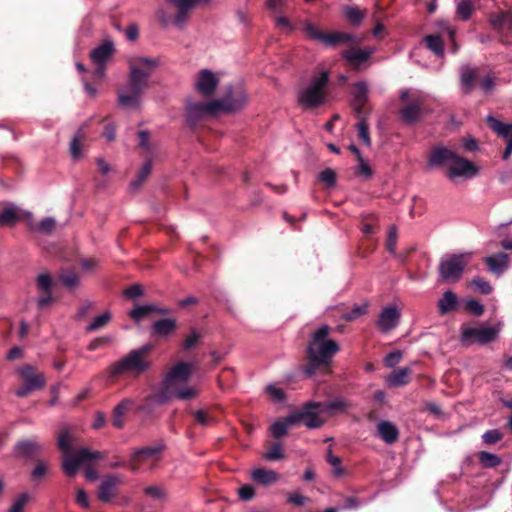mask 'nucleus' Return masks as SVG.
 Segmentation results:
<instances>
[{"label": "nucleus", "instance_id": "1", "mask_svg": "<svg viewBox=\"0 0 512 512\" xmlns=\"http://www.w3.org/2000/svg\"><path fill=\"white\" fill-rule=\"evenodd\" d=\"M158 66L156 58L132 57L129 60L128 83L118 92V102L123 108L139 107L142 94L148 87V78Z\"/></svg>", "mask_w": 512, "mask_h": 512}, {"label": "nucleus", "instance_id": "2", "mask_svg": "<svg viewBox=\"0 0 512 512\" xmlns=\"http://www.w3.org/2000/svg\"><path fill=\"white\" fill-rule=\"evenodd\" d=\"M331 328L327 325L319 327L312 335L307 348L309 362L305 369L308 376L314 375L318 369L328 372V367L334 355L339 351L336 341L330 339Z\"/></svg>", "mask_w": 512, "mask_h": 512}, {"label": "nucleus", "instance_id": "3", "mask_svg": "<svg viewBox=\"0 0 512 512\" xmlns=\"http://www.w3.org/2000/svg\"><path fill=\"white\" fill-rule=\"evenodd\" d=\"M74 442L73 436L68 430H64L58 437V447L65 454L63 457L62 468L67 476H74L78 469L86 464L103 458L99 451H91L88 448H80L74 454L71 452V447Z\"/></svg>", "mask_w": 512, "mask_h": 512}, {"label": "nucleus", "instance_id": "4", "mask_svg": "<svg viewBox=\"0 0 512 512\" xmlns=\"http://www.w3.org/2000/svg\"><path fill=\"white\" fill-rule=\"evenodd\" d=\"M208 0H166V4L171 6L174 13L166 7L157 10L156 17L160 24L167 28L171 25L182 30L189 22L191 12L200 3Z\"/></svg>", "mask_w": 512, "mask_h": 512}, {"label": "nucleus", "instance_id": "5", "mask_svg": "<svg viewBox=\"0 0 512 512\" xmlns=\"http://www.w3.org/2000/svg\"><path fill=\"white\" fill-rule=\"evenodd\" d=\"M328 80L327 71L322 70L313 75L309 83L299 90L298 99L300 104L307 108L323 105L328 97Z\"/></svg>", "mask_w": 512, "mask_h": 512}, {"label": "nucleus", "instance_id": "6", "mask_svg": "<svg viewBox=\"0 0 512 512\" xmlns=\"http://www.w3.org/2000/svg\"><path fill=\"white\" fill-rule=\"evenodd\" d=\"M151 350V345H144L131 351L124 358L111 366V375L117 376L126 374L136 377L144 373L150 367V361L147 359V355Z\"/></svg>", "mask_w": 512, "mask_h": 512}, {"label": "nucleus", "instance_id": "7", "mask_svg": "<svg viewBox=\"0 0 512 512\" xmlns=\"http://www.w3.org/2000/svg\"><path fill=\"white\" fill-rule=\"evenodd\" d=\"M504 323L497 321L492 325L463 326L461 329V342L467 345H485L495 341L502 331Z\"/></svg>", "mask_w": 512, "mask_h": 512}, {"label": "nucleus", "instance_id": "8", "mask_svg": "<svg viewBox=\"0 0 512 512\" xmlns=\"http://www.w3.org/2000/svg\"><path fill=\"white\" fill-rule=\"evenodd\" d=\"M236 104H227L223 101H210L207 103L193 102L187 106V117L190 122L205 116V115H216L219 112H231L239 107L244 100L243 94L240 92L236 95Z\"/></svg>", "mask_w": 512, "mask_h": 512}, {"label": "nucleus", "instance_id": "9", "mask_svg": "<svg viewBox=\"0 0 512 512\" xmlns=\"http://www.w3.org/2000/svg\"><path fill=\"white\" fill-rule=\"evenodd\" d=\"M472 258L471 252L444 256L439 264V275L446 282H456Z\"/></svg>", "mask_w": 512, "mask_h": 512}, {"label": "nucleus", "instance_id": "10", "mask_svg": "<svg viewBox=\"0 0 512 512\" xmlns=\"http://www.w3.org/2000/svg\"><path fill=\"white\" fill-rule=\"evenodd\" d=\"M401 101L405 104L400 110V115L406 123L416 122L422 112L426 96L418 90H404L400 94Z\"/></svg>", "mask_w": 512, "mask_h": 512}, {"label": "nucleus", "instance_id": "11", "mask_svg": "<svg viewBox=\"0 0 512 512\" xmlns=\"http://www.w3.org/2000/svg\"><path fill=\"white\" fill-rule=\"evenodd\" d=\"M323 412H325L323 403H309L301 412L289 415V421L296 424L303 423L308 428H318L324 422L321 417Z\"/></svg>", "mask_w": 512, "mask_h": 512}, {"label": "nucleus", "instance_id": "12", "mask_svg": "<svg viewBox=\"0 0 512 512\" xmlns=\"http://www.w3.org/2000/svg\"><path fill=\"white\" fill-rule=\"evenodd\" d=\"M18 373L24 383L16 390V395L19 397H26L31 391L41 389L45 385L44 375L36 372L33 366H23L18 370Z\"/></svg>", "mask_w": 512, "mask_h": 512}, {"label": "nucleus", "instance_id": "13", "mask_svg": "<svg viewBox=\"0 0 512 512\" xmlns=\"http://www.w3.org/2000/svg\"><path fill=\"white\" fill-rule=\"evenodd\" d=\"M478 171V167L472 162L457 154L449 169L446 171V174L451 181L458 182L475 177Z\"/></svg>", "mask_w": 512, "mask_h": 512}, {"label": "nucleus", "instance_id": "14", "mask_svg": "<svg viewBox=\"0 0 512 512\" xmlns=\"http://www.w3.org/2000/svg\"><path fill=\"white\" fill-rule=\"evenodd\" d=\"M163 445H154L135 451L130 458V469L133 472L140 470L141 465L150 464L153 466L159 461Z\"/></svg>", "mask_w": 512, "mask_h": 512}, {"label": "nucleus", "instance_id": "15", "mask_svg": "<svg viewBox=\"0 0 512 512\" xmlns=\"http://www.w3.org/2000/svg\"><path fill=\"white\" fill-rule=\"evenodd\" d=\"M304 32L307 34V37L311 40L321 42L327 47H332L340 42H348L352 40V36L350 34L342 33V32H334L325 34L321 32L315 25L312 23H306L304 26Z\"/></svg>", "mask_w": 512, "mask_h": 512}, {"label": "nucleus", "instance_id": "16", "mask_svg": "<svg viewBox=\"0 0 512 512\" xmlns=\"http://www.w3.org/2000/svg\"><path fill=\"white\" fill-rule=\"evenodd\" d=\"M193 371V365L186 362H180L173 366L163 381L164 391L184 385L189 380Z\"/></svg>", "mask_w": 512, "mask_h": 512}, {"label": "nucleus", "instance_id": "17", "mask_svg": "<svg viewBox=\"0 0 512 512\" xmlns=\"http://www.w3.org/2000/svg\"><path fill=\"white\" fill-rule=\"evenodd\" d=\"M114 53V44L110 40L104 41L91 52V60L96 65L94 75L96 78L105 76V65Z\"/></svg>", "mask_w": 512, "mask_h": 512}, {"label": "nucleus", "instance_id": "18", "mask_svg": "<svg viewBox=\"0 0 512 512\" xmlns=\"http://www.w3.org/2000/svg\"><path fill=\"white\" fill-rule=\"evenodd\" d=\"M456 155L457 153L444 146L433 147L427 160V166L431 169L445 167L447 171Z\"/></svg>", "mask_w": 512, "mask_h": 512}, {"label": "nucleus", "instance_id": "19", "mask_svg": "<svg viewBox=\"0 0 512 512\" xmlns=\"http://www.w3.org/2000/svg\"><path fill=\"white\" fill-rule=\"evenodd\" d=\"M218 83L219 79L214 72L208 69H203L198 73L195 81V88L202 95L209 96L213 94Z\"/></svg>", "mask_w": 512, "mask_h": 512}, {"label": "nucleus", "instance_id": "20", "mask_svg": "<svg viewBox=\"0 0 512 512\" xmlns=\"http://www.w3.org/2000/svg\"><path fill=\"white\" fill-rule=\"evenodd\" d=\"M122 483L120 475H109L104 477L98 488V499L101 502H110L117 494L118 486Z\"/></svg>", "mask_w": 512, "mask_h": 512}, {"label": "nucleus", "instance_id": "21", "mask_svg": "<svg viewBox=\"0 0 512 512\" xmlns=\"http://www.w3.org/2000/svg\"><path fill=\"white\" fill-rule=\"evenodd\" d=\"M25 217L27 220L32 219V213L29 211H23L20 207L13 203H7L4 205L0 218L4 226L14 225L16 222Z\"/></svg>", "mask_w": 512, "mask_h": 512}, {"label": "nucleus", "instance_id": "22", "mask_svg": "<svg viewBox=\"0 0 512 512\" xmlns=\"http://www.w3.org/2000/svg\"><path fill=\"white\" fill-rule=\"evenodd\" d=\"M484 262L488 270L496 276H501L509 268V256L503 252L485 257Z\"/></svg>", "mask_w": 512, "mask_h": 512}, {"label": "nucleus", "instance_id": "23", "mask_svg": "<svg viewBox=\"0 0 512 512\" xmlns=\"http://www.w3.org/2000/svg\"><path fill=\"white\" fill-rule=\"evenodd\" d=\"M400 319V313L394 306L385 307L379 316L378 325L383 332L394 329Z\"/></svg>", "mask_w": 512, "mask_h": 512}, {"label": "nucleus", "instance_id": "24", "mask_svg": "<svg viewBox=\"0 0 512 512\" xmlns=\"http://www.w3.org/2000/svg\"><path fill=\"white\" fill-rule=\"evenodd\" d=\"M42 450L43 445L31 439L19 441L14 447L15 455L20 458H32Z\"/></svg>", "mask_w": 512, "mask_h": 512}, {"label": "nucleus", "instance_id": "25", "mask_svg": "<svg viewBox=\"0 0 512 512\" xmlns=\"http://www.w3.org/2000/svg\"><path fill=\"white\" fill-rule=\"evenodd\" d=\"M377 432L379 437L387 444L396 442L399 436L397 427L390 421H380L377 424Z\"/></svg>", "mask_w": 512, "mask_h": 512}, {"label": "nucleus", "instance_id": "26", "mask_svg": "<svg viewBox=\"0 0 512 512\" xmlns=\"http://www.w3.org/2000/svg\"><path fill=\"white\" fill-rule=\"evenodd\" d=\"M374 52L372 48H351L342 53L343 58L350 64L359 65L365 62Z\"/></svg>", "mask_w": 512, "mask_h": 512}, {"label": "nucleus", "instance_id": "27", "mask_svg": "<svg viewBox=\"0 0 512 512\" xmlns=\"http://www.w3.org/2000/svg\"><path fill=\"white\" fill-rule=\"evenodd\" d=\"M165 393L169 398H176L180 400H190L195 398L199 390L196 387L188 386L186 384L176 386L175 388H171L166 390Z\"/></svg>", "mask_w": 512, "mask_h": 512}, {"label": "nucleus", "instance_id": "28", "mask_svg": "<svg viewBox=\"0 0 512 512\" xmlns=\"http://www.w3.org/2000/svg\"><path fill=\"white\" fill-rule=\"evenodd\" d=\"M134 400L126 398L122 400L114 409L113 425L117 428H121L124 425V416L134 406Z\"/></svg>", "mask_w": 512, "mask_h": 512}, {"label": "nucleus", "instance_id": "29", "mask_svg": "<svg viewBox=\"0 0 512 512\" xmlns=\"http://www.w3.org/2000/svg\"><path fill=\"white\" fill-rule=\"evenodd\" d=\"M354 108L357 113H361L362 106L368 99V85L366 82H358L353 89Z\"/></svg>", "mask_w": 512, "mask_h": 512}, {"label": "nucleus", "instance_id": "30", "mask_svg": "<svg viewBox=\"0 0 512 512\" xmlns=\"http://www.w3.org/2000/svg\"><path fill=\"white\" fill-rule=\"evenodd\" d=\"M411 369L408 367L400 368L386 377V382L394 387L404 386L409 383Z\"/></svg>", "mask_w": 512, "mask_h": 512}, {"label": "nucleus", "instance_id": "31", "mask_svg": "<svg viewBox=\"0 0 512 512\" xmlns=\"http://www.w3.org/2000/svg\"><path fill=\"white\" fill-rule=\"evenodd\" d=\"M252 478L262 484V485H270L275 483L279 479L278 473L273 470H266L264 468H257L252 472Z\"/></svg>", "mask_w": 512, "mask_h": 512}, {"label": "nucleus", "instance_id": "32", "mask_svg": "<svg viewBox=\"0 0 512 512\" xmlns=\"http://www.w3.org/2000/svg\"><path fill=\"white\" fill-rule=\"evenodd\" d=\"M458 303V298L451 290L445 291L438 302L439 313L445 315L455 309Z\"/></svg>", "mask_w": 512, "mask_h": 512}, {"label": "nucleus", "instance_id": "33", "mask_svg": "<svg viewBox=\"0 0 512 512\" xmlns=\"http://www.w3.org/2000/svg\"><path fill=\"white\" fill-rule=\"evenodd\" d=\"M29 229L32 232H40L43 234H51L56 226V221L52 217H46L42 219L39 223H34L33 218L28 220Z\"/></svg>", "mask_w": 512, "mask_h": 512}, {"label": "nucleus", "instance_id": "34", "mask_svg": "<svg viewBox=\"0 0 512 512\" xmlns=\"http://www.w3.org/2000/svg\"><path fill=\"white\" fill-rule=\"evenodd\" d=\"M490 127L501 137L512 143V124H503L492 116L487 117Z\"/></svg>", "mask_w": 512, "mask_h": 512}, {"label": "nucleus", "instance_id": "35", "mask_svg": "<svg viewBox=\"0 0 512 512\" xmlns=\"http://www.w3.org/2000/svg\"><path fill=\"white\" fill-rule=\"evenodd\" d=\"M490 23L497 29L512 30V11H503L492 16Z\"/></svg>", "mask_w": 512, "mask_h": 512}, {"label": "nucleus", "instance_id": "36", "mask_svg": "<svg viewBox=\"0 0 512 512\" xmlns=\"http://www.w3.org/2000/svg\"><path fill=\"white\" fill-rule=\"evenodd\" d=\"M476 70L468 66L461 69V88L464 93H469L474 87Z\"/></svg>", "mask_w": 512, "mask_h": 512}, {"label": "nucleus", "instance_id": "37", "mask_svg": "<svg viewBox=\"0 0 512 512\" xmlns=\"http://www.w3.org/2000/svg\"><path fill=\"white\" fill-rule=\"evenodd\" d=\"M175 328L176 322L170 318L158 320L153 324V331L159 336H167L171 334Z\"/></svg>", "mask_w": 512, "mask_h": 512}, {"label": "nucleus", "instance_id": "38", "mask_svg": "<svg viewBox=\"0 0 512 512\" xmlns=\"http://www.w3.org/2000/svg\"><path fill=\"white\" fill-rule=\"evenodd\" d=\"M474 11L473 0H458L456 4V13L459 18L466 21L470 19Z\"/></svg>", "mask_w": 512, "mask_h": 512}, {"label": "nucleus", "instance_id": "39", "mask_svg": "<svg viewBox=\"0 0 512 512\" xmlns=\"http://www.w3.org/2000/svg\"><path fill=\"white\" fill-rule=\"evenodd\" d=\"M240 92H241V93L243 94V96H244L243 103H242L239 107H237L235 110L231 111L230 113L237 112V111L241 110V109L245 106V104L247 103V94H246V92L244 91V89H243V88H241V87H237V88H235V89H230V90H229V92H228V94H227L225 97H223V98H221V99H216L215 101H223V102H225V103H227V104H232V105H234V104H236V103H237V102H236V99H237V98H236V95H237L238 93H240Z\"/></svg>", "mask_w": 512, "mask_h": 512}, {"label": "nucleus", "instance_id": "40", "mask_svg": "<svg viewBox=\"0 0 512 512\" xmlns=\"http://www.w3.org/2000/svg\"><path fill=\"white\" fill-rule=\"evenodd\" d=\"M293 425H296V423L295 422H290L289 421V416H287L283 420H278V421L274 422L272 424L270 430H271L272 435L275 438H280L283 435H285L287 433L288 428L290 426H293Z\"/></svg>", "mask_w": 512, "mask_h": 512}, {"label": "nucleus", "instance_id": "41", "mask_svg": "<svg viewBox=\"0 0 512 512\" xmlns=\"http://www.w3.org/2000/svg\"><path fill=\"white\" fill-rule=\"evenodd\" d=\"M479 461L485 468H494L501 464L502 459L496 454L487 452V451H481L479 453Z\"/></svg>", "mask_w": 512, "mask_h": 512}, {"label": "nucleus", "instance_id": "42", "mask_svg": "<svg viewBox=\"0 0 512 512\" xmlns=\"http://www.w3.org/2000/svg\"><path fill=\"white\" fill-rule=\"evenodd\" d=\"M152 311H155L158 313H166L167 312V310H165V309H158L152 305H144V306H137L135 309H133L130 312V316L134 320L140 321L141 319H143L145 316H147Z\"/></svg>", "mask_w": 512, "mask_h": 512}, {"label": "nucleus", "instance_id": "43", "mask_svg": "<svg viewBox=\"0 0 512 512\" xmlns=\"http://www.w3.org/2000/svg\"><path fill=\"white\" fill-rule=\"evenodd\" d=\"M53 287V279L48 272L40 273L36 278V288L39 293L51 292Z\"/></svg>", "mask_w": 512, "mask_h": 512}, {"label": "nucleus", "instance_id": "44", "mask_svg": "<svg viewBox=\"0 0 512 512\" xmlns=\"http://www.w3.org/2000/svg\"><path fill=\"white\" fill-rule=\"evenodd\" d=\"M427 47L437 56H442L444 52L443 41L439 36L427 35L425 37Z\"/></svg>", "mask_w": 512, "mask_h": 512}, {"label": "nucleus", "instance_id": "45", "mask_svg": "<svg viewBox=\"0 0 512 512\" xmlns=\"http://www.w3.org/2000/svg\"><path fill=\"white\" fill-rule=\"evenodd\" d=\"M60 280L69 289H73L79 284L78 275L72 270H64L60 273Z\"/></svg>", "mask_w": 512, "mask_h": 512}, {"label": "nucleus", "instance_id": "46", "mask_svg": "<svg viewBox=\"0 0 512 512\" xmlns=\"http://www.w3.org/2000/svg\"><path fill=\"white\" fill-rule=\"evenodd\" d=\"M111 319V315L109 312H104L103 314L95 317L92 322L87 326V331H96L102 327H104Z\"/></svg>", "mask_w": 512, "mask_h": 512}, {"label": "nucleus", "instance_id": "47", "mask_svg": "<svg viewBox=\"0 0 512 512\" xmlns=\"http://www.w3.org/2000/svg\"><path fill=\"white\" fill-rule=\"evenodd\" d=\"M344 14L353 24H360L363 20L364 14L363 12L354 6H347L344 8Z\"/></svg>", "mask_w": 512, "mask_h": 512}, {"label": "nucleus", "instance_id": "48", "mask_svg": "<svg viewBox=\"0 0 512 512\" xmlns=\"http://www.w3.org/2000/svg\"><path fill=\"white\" fill-rule=\"evenodd\" d=\"M195 420L202 426H210L216 422V419L210 415L207 410L200 409L194 412Z\"/></svg>", "mask_w": 512, "mask_h": 512}, {"label": "nucleus", "instance_id": "49", "mask_svg": "<svg viewBox=\"0 0 512 512\" xmlns=\"http://www.w3.org/2000/svg\"><path fill=\"white\" fill-rule=\"evenodd\" d=\"M151 169H152V161L148 160L143 164V166L139 172L138 179L133 181L131 184L134 189H137L140 187V185L145 181V179L150 174Z\"/></svg>", "mask_w": 512, "mask_h": 512}, {"label": "nucleus", "instance_id": "50", "mask_svg": "<svg viewBox=\"0 0 512 512\" xmlns=\"http://www.w3.org/2000/svg\"><path fill=\"white\" fill-rule=\"evenodd\" d=\"M82 137L79 131L70 143V152L74 159H79L82 155Z\"/></svg>", "mask_w": 512, "mask_h": 512}, {"label": "nucleus", "instance_id": "51", "mask_svg": "<svg viewBox=\"0 0 512 512\" xmlns=\"http://www.w3.org/2000/svg\"><path fill=\"white\" fill-rule=\"evenodd\" d=\"M327 461L332 466L333 474L336 477H341L344 475L345 471L341 466V459L338 456L333 455L331 451H329L327 455Z\"/></svg>", "mask_w": 512, "mask_h": 512}, {"label": "nucleus", "instance_id": "52", "mask_svg": "<svg viewBox=\"0 0 512 512\" xmlns=\"http://www.w3.org/2000/svg\"><path fill=\"white\" fill-rule=\"evenodd\" d=\"M29 501V495L24 493L14 499L8 512H24V509Z\"/></svg>", "mask_w": 512, "mask_h": 512}, {"label": "nucleus", "instance_id": "53", "mask_svg": "<svg viewBox=\"0 0 512 512\" xmlns=\"http://www.w3.org/2000/svg\"><path fill=\"white\" fill-rule=\"evenodd\" d=\"M357 130H358L359 138L362 140V142L366 146H370L371 140H370V136H369V128H368V124L365 121V119H361L357 123Z\"/></svg>", "mask_w": 512, "mask_h": 512}, {"label": "nucleus", "instance_id": "54", "mask_svg": "<svg viewBox=\"0 0 512 512\" xmlns=\"http://www.w3.org/2000/svg\"><path fill=\"white\" fill-rule=\"evenodd\" d=\"M144 493L155 500H163L166 492L162 486L152 485L144 488Z\"/></svg>", "mask_w": 512, "mask_h": 512}, {"label": "nucleus", "instance_id": "55", "mask_svg": "<svg viewBox=\"0 0 512 512\" xmlns=\"http://www.w3.org/2000/svg\"><path fill=\"white\" fill-rule=\"evenodd\" d=\"M502 437H503V434L499 430L492 429V430L486 431L482 435V441L487 445H491V444H495V443L499 442L502 439Z\"/></svg>", "mask_w": 512, "mask_h": 512}, {"label": "nucleus", "instance_id": "56", "mask_svg": "<svg viewBox=\"0 0 512 512\" xmlns=\"http://www.w3.org/2000/svg\"><path fill=\"white\" fill-rule=\"evenodd\" d=\"M472 285L474 287H476L480 293L482 294H490L493 290L492 286L490 285V283L488 281H486L484 278L482 277H475L473 280H472Z\"/></svg>", "mask_w": 512, "mask_h": 512}, {"label": "nucleus", "instance_id": "57", "mask_svg": "<svg viewBox=\"0 0 512 512\" xmlns=\"http://www.w3.org/2000/svg\"><path fill=\"white\" fill-rule=\"evenodd\" d=\"M266 391L274 402L282 403L285 400L284 391L275 385H268Z\"/></svg>", "mask_w": 512, "mask_h": 512}, {"label": "nucleus", "instance_id": "58", "mask_svg": "<svg viewBox=\"0 0 512 512\" xmlns=\"http://www.w3.org/2000/svg\"><path fill=\"white\" fill-rule=\"evenodd\" d=\"M264 457L269 461H276L283 458L282 447L279 443H275L270 449L265 453Z\"/></svg>", "mask_w": 512, "mask_h": 512}, {"label": "nucleus", "instance_id": "59", "mask_svg": "<svg viewBox=\"0 0 512 512\" xmlns=\"http://www.w3.org/2000/svg\"><path fill=\"white\" fill-rule=\"evenodd\" d=\"M348 404L343 399H334L324 404V411H345Z\"/></svg>", "mask_w": 512, "mask_h": 512}, {"label": "nucleus", "instance_id": "60", "mask_svg": "<svg viewBox=\"0 0 512 512\" xmlns=\"http://www.w3.org/2000/svg\"><path fill=\"white\" fill-rule=\"evenodd\" d=\"M366 314V305H355L351 311L345 313L343 318L348 321L355 320L360 316Z\"/></svg>", "mask_w": 512, "mask_h": 512}, {"label": "nucleus", "instance_id": "61", "mask_svg": "<svg viewBox=\"0 0 512 512\" xmlns=\"http://www.w3.org/2000/svg\"><path fill=\"white\" fill-rule=\"evenodd\" d=\"M397 238L398 233L396 227L392 226L388 230V237H387V249L390 253L394 254L396 251V244H397Z\"/></svg>", "mask_w": 512, "mask_h": 512}, {"label": "nucleus", "instance_id": "62", "mask_svg": "<svg viewBox=\"0 0 512 512\" xmlns=\"http://www.w3.org/2000/svg\"><path fill=\"white\" fill-rule=\"evenodd\" d=\"M275 26L277 29L285 33H290L294 29L289 19L284 16H277L275 18Z\"/></svg>", "mask_w": 512, "mask_h": 512}, {"label": "nucleus", "instance_id": "63", "mask_svg": "<svg viewBox=\"0 0 512 512\" xmlns=\"http://www.w3.org/2000/svg\"><path fill=\"white\" fill-rule=\"evenodd\" d=\"M479 85L484 93H489L496 86V79L492 75H487L480 80Z\"/></svg>", "mask_w": 512, "mask_h": 512}, {"label": "nucleus", "instance_id": "64", "mask_svg": "<svg viewBox=\"0 0 512 512\" xmlns=\"http://www.w3.org/2000/svg\"><path fill=\"white\" fill-rule=\"evenodd\" d=\"M402 359V352L401 351H393L391 353H389L388 355H386V357L384 358V364L389 367V368H392L394 366H396L400 360Z\"/></svg>", "mask_w": 512, "mask_h": 512}]
</instances>
